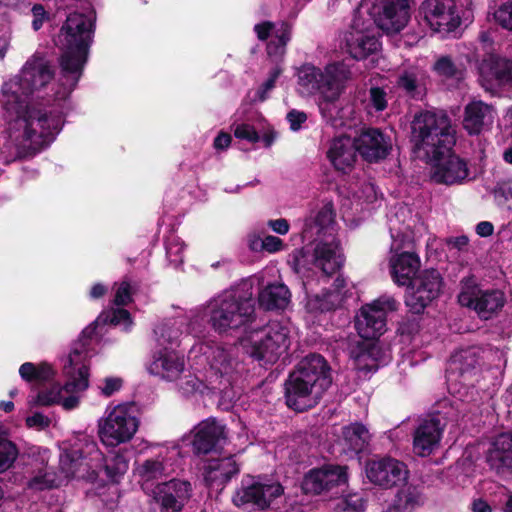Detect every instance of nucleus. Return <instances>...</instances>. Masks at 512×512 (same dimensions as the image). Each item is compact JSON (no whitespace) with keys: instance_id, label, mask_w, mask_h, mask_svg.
<instances>
[{"instance_id":"f257e3e1","label":"nucleus","mask_w":512,"mask_h":512,"mask_svg":"<svg viewBox=\"0 0 512 512\" xmlns=\"http://www.w3.org/2000/svg\"><path fill=\"white\" fill-rule=\"evenodd\" d=\"M54 76L50 62L38 54L23 66L21 73L2 88L5 131L8 139L22 151H36L49 144L61 129V120L29 106L27 98Z\"/></svg>"},{"instance_id":"f03ea898","label":"nucleus","mask_w":512,"mask_h":512,"mask_svg":"<svg viewBox=\"0 0 512 512\" xmlns=\"http://www.w3.org/2000/svg\"><path fill=\"white\" fill-rule=\"evenodd\" d=\"M94 21V12H90L88 15L72 13L61 28L58 43L63 50L60 79L63 92L57 93L58 98L62 99L68 96L81 76L88 47L92 41Z\"/></svg>"},{"instance_id":"7ed1b4c3","label":"nucleus","mask_w":512,"mask_h":512,"mask_svg":"<svg viewBox=\"0 0 512 512\" xmlns=\"http://www.w3.org/2000/svg\"><path fill=\"white\" fill-rule=\"evenodd\" d=\"M206 317L218 334L239 330L254 318L252 293L240 289L225 291L193 310V318L199 321L200 326Z\"/></svg>"},{"instance_id":"20e7f679","label":"nucleus","mask_w":512,"mask_h":512,"mask_svg":"<svg viewBox=\"0 0 512 512\" xmlns=\"http://www.w3.org/2000/svg\"><path fill=\"white\" fill-rule=\"evenodd\" d=\"M331 382L325 359L321 355H308L299 362L286 381V403L296 411L312 408Z\"/></svg>"},{"instance_id":"39448f33","label":"nucleus","mask_w":512,"mask_h":512,"mask_svg":"<svg viewBox=\"0 0 512 512\" xmlns=\"http://www.w3.org/2000/svg\"><path fill=\"white\" fill-rule=\"evenodd\" d=\"M411 142L418 159L426 161L449 152L455 144V130L443 112L423 111L411 123Z\"/></svg>"},{"instance_id":"423d86ee","label":"nucleus","mask_w":512,"mask_h":512,"mask_svg":"<svg viewBox=\"0 0 512 512\" xmlns=\"http://www.w3.org/2000/svg\"><path fill=\"white\" fill-rule=\"evenodd\" d=\"M64 371L69 378L64 386L53 385L38 393L33 401L36 405L49 406L60 404L65 410L79 406L82 393L88 388V367L84 357L78 350L70 353Z\"/></svg>"},{"instance_id":"0eeeda50","label":"nucleus","mask_w":512,"mask_h":512,"mask_svg":"<svg viewBox=\"0 0 512 512\" xmlns=\"http://www.w3.org/2000/svg\"><path fill=\"white\" fill-rule=\"evenodd\" d=\"M241 343L252 358L272 364L287 352L290 329L287 324L271 321L260 329L246 331Z\"/></svg>"},{"instance_id":"6e6552de","label":"nucleus","mask_w":512,"mask_h":512,"mask_svg":"<svg viewBox=\"0 0 512 512\" xmlns=\"http://www.w3.org/2000/svg\"><path fill=\"white\" fill-rule=\"evenodd\" d=\"M351 71L344 63H332L322 71L313 65H303L298 70V85L301 93H320L324 100L333 102L341 94Z\"/></svg>"},{"instance_id":"1a4fd4ad","label":"nucleus","mask_w":512,"mask_h":512,"mask_svg":"<svg viewBox=\"0 0 512 512\" xmlns=\"http://www.w3.org/2000/svg\"><path fill=\"white\" fill-rule=\"evenodd\" d=\"M138 419L129 404L108 407L98 422V434L103 444L115 447L128 442L138 430Z\"/></svg>"},{"instance_id":"9d476101","label":"nucleus","mask_w":512,"mask_h":512,"mask_svg":"<svg viewBox=\"0 0 512 512\" xmlns=\"http://www.w3.org/2000/svg\"><path fill=\"white\" fill-rule=\"evenodd\" d=\"M471 0H424L420 6V15L431 30L440 33L454 31L465 17L466 7L470 10Z\"/></svg>"},{"instance_id":"9b49d317","label":"nucleus","mask_w":512,"mask_h":512,"mask_svg":"<svg viewBox=\"0 0 512 512\" xmlns=\"http://www.w3.org/2000/svg\"><path fill=\"white\" fill-rule=\"evenodd\" d=\"M313 265L325 277L337 273L343 265V255L336 237L315 239L311 251L300 250L295 254V270L304 274L308 265Z\"/></svg>"},{"instance_id":"f8f14e48","label":"nucleus","mask_w":512,"mask_h":512,"mask_svg":"<svg viewBox=\"0 0 512 512\" xmlns=\"http://www.w3.org/2000/svg\"><path fill=\"white\" fill-rule=\"evenodd\" d=\"M358 13L368 14V20L388 34L402 30L410 18L407 0H362Z\"/></svg>"},{"instance_id":"ddd939ff","label":"nucleus","mask_w":512,"mask_h":512,"mask_svg":"<svg viewBox=\"0 0 512 512\" xmlns=\"http://www.w3.org/2000/svg\"><path fill=\"white\" fill-rule=\"evenodd\" d=\"M103 454L95 442H87L83 449H73L60 456L58 474L63 483L72 478L94 479L102 466Z\"/></svg>"},{"instance_id":"4468645a","label":"nucleus","mask_w":512,"mask_h":512,"mask_svg":"<svg viewBox=\"0 0 512 512\" xmlns=\"http://www.w3.org/2000/svg\"><path fill=\"white\" fill-rule=\"evenodd\" d=\"M398 305L393 297L383 295L363 306L355 319V328L359 336L366 340H373L382 335L386 330L387 313L396 311Z\"/></svg>"},{"instance_id":"2eb2a0df","label":"nucleus","mask_w":512,"mask_h":512,"mask_svg":"<svg viewBox=\"0 0 512 512\" xmlns=\"http://www.w3.org/2000/svg\"><path fill=\"white\" fill-rule=\"evenodd\" d=\"M283 493L284 488L277 481H242L232 497V502L239 508L265 510L270 508Z\"/></svg>"},{"instance_id":"dca6fc26","label":"nucleus","mask_w":512,"mask_h":512,"mask_svg":"<svg viewBox=\"0 0 512 512\" xmlns=\"http://www.w3.org/2000/svg\"><path fill=\"white\" fill-rule=\"evenodd\" d=\"M343 42L347 53L357 60L365 59L380 48V42L375 35L372 22L364 19L363 15L358 12L354 16L350 28L345 32Z\"/></svg>"},{"instance_id":"f3484780","label":"nucleus","mask_w":512,"mask_h":512,"mask_svg":"<svg viewBox=\"0 0 512 512\" xmlns=\"http://www.w3.org/2000/svg\"><path fill=\"white\" fill-rule=\"evenodd\" d=\"M191 354L199 357L201 363H206L216 375L220 376H231L240 366L234 348L215 342L199 343L191 349Z\"/></svg>"},{"instance_id":"a211bd4d","label":"nucleus","mask_w":512,"mask_h":512,"mask_svg":"<svg viewBox=\"0 0 512 512\" xmlns=\"http://www.w3.org/2000/svg\"><path fill=\"white\" fill-rule=\"evenodd\" d=\"M406 292V305L414 312L420 313L440 293L442 279L437 270L423 271L410 281Z\"/></svg>"},{"instance_id":"6ab92c4d","label":"nucleus","mask_w":512,"mask_h":512,"mask_svg":"<svg viewBox=\"0 0 512 512\" xmlns=\"http://www.w3.org/2000/svg\"><path fill=\"white\" fill-rule=\"evenodd\" d=\"M425 162L429 165L430 178L436 183L454 185L468 177L467 163L451 150Z\"/></svg>"},{"instance_id":"aec40b11","label":"nucleus","mask_w":512,"mask_h":512,"mask_svg":"<svg viewBox=\"0 0 512 512\" xmlns=\"http://www.w3.org/2000/svg\"><path fill=\"white\" fill-rule=\"evenodd\" d=\"M479 83L492 94L502 86L512 84V61L500 55L490 54L478 66Z\"/></svg>"},{"instance_id":"412c9836","label":"nucleus","mask_w":512,"mask_h":512,"mask_svg":"<svg viewBox=\"0 0 512 512\" xmlns=\"http://www.w3.org/2000/svg\"><path fill=\"white\" fill-rule=\"evenodd\" d=\"M458 301L462 306L473 308L481 318L489 319L502 309L505 296L500 290L466 288L459 294Z\"/></svg>"},{"instance_id":"4be33fe9","label":"nucleus","mask_w":512,"mask_h":512,"mask_svg":"<svg viewBox=\"0 0 512 512\" xmlns=\"http://www.w3.org/2000/svg\"><path fill=\"white\" fill-rule=\"evenodd\" d=\"M347 481L346 467L325 465L310 470L304 477L302 489L307 494H320Z\"/></svg>"},{"instance_id":"5701e85b","label":"nucleus","mask_w":512,"mask_h":512,"mask_svg":"<svg viewBox=\"0 0 512 512\" xmlns=\"http://www.w3.org/2000/svg\"><path fill=\"white\" fill-rule=\"evenodd\" d=\"M366 474L372 483L384 488H391L404 482L408 471L404 463L387 457L368 463Z\"/></svg>"},{"instance_id":"b1692460","label":"nucleus","mask_w":512,"mask_h":512,"mask_svg":"<svg viewBox=\"0 0 512 512\" xmlns=\"http://www.w3.org/2000/svg\"><path fill=\"white\" fill-rule=\"evenodd\" d=\"M147 370L163 380L176 381L185 370V359L175 350L163 348L154 352Z\"/></svg>"},{"instance_id":"393cba45","label":"nucleus","mask_w":512,"mask_h":512,"mask_svg":"<svg viewBox=\"0 0 512 512\" xmlns=\"http://www.w3.org/2000/svg\"><path fill=\"white\" fill-rule=\"evenodd\" d=\"M189 493L190 484L176 479L157 484L152 490L153 498L160 503L162 512H179Z\"/></svg>"},{"instance_id":"a878e982","label":"nucleus","mask_w":512,"mask_h":512,"mask_svg":"<svg viewBox=\"0 0 512 512\" xmlns=\"http://www.w3.org/2000/svg\"><path fill=\"white\" fill-rule=\"evenodd\" d=\"M334 212L331 203H324L311 211L303 229L304 237L315 239H331L335 236Z\"/></svg>"},{"instance_id":"bb28decb","label":"nucleus","mask_w":512,"mask_h":512,"mask_svg":"<svg viewBox=\"0 0 512 512\" xmlns=\"http://www.w3.org/2000/svg\"><path fill=\"white\" fill-rule=\"evenodd\" d=\"M444 426L435 417L424 419L414 432L413 450L419 456L430 455L438 446Z\"/></svg>"},{"instance_id":"cd10ccee","label":"nucleus","mask_w":512,"mask_h":512,"mask_svg":"<svg viewBox=\"0 0 512 512\" xmlns=\"http://www.w3.org/2000/svg\"><path fill=\"white\" fill-rule=\"evenodd\" d=\"M486 461L497 473H512V432L500 433L492 440Z\"/></svg>"},{"instance_id":"c85d7f7f","label":"nucleus","mask_w":512,"mask_h":512,"mask_svg":"<svg viewBox=\"0 0 512 512\" xmlns=\"http://www.w3.org/2000/svg\"><path fill=\"white\" fill-rule=\"evenodd\" d=\"M193 432V448L202 454L212 451L226 437L225 427L212 418L200 422Z\"/></svg>"},{"instance_id":"c756f323","label":"nucleus","mask_w":512,"mask_h":512,"mask_svg":"<svg viewBox=\"0 0 512 512\" xmlns=\"http://www.w3.org/2000/svg\"><path fill=\"white\" fill-rule=\"evenodd\" d=\"M355 143L360 155L368 161L385 158L391 148L389 140L378 129L363 131Z\"/></svg>"},{"instance_id":"7c9ffc66","label":"nucleus","mask_w":512,"mask_h":512,"mask_svg":"<svg viewBox=\"0 0 512 512\" xmlns=\"http://www.w3.org/2000/svg\"><path fill=\"white\" fill-rule=\"evenodd\" d=\"M357 152L355 139L343 135L331 141L327 156L337 170L346 173L355 164Z\"/></svg>"},{"instance_id":"2f4dec72","label":"nucleus","mask_w":512,"mask_h":512,"mask_svg":"<svg viewBox=\"0 0 512 512\" xmlns=\"http://www.w3.org/2000/svg\"><path fill=\"white\" fill-rule=\"evenodd\" d=\"M254 31L260 40L272 37L267 46L269 56L278 57L284 54L285 46L290 39V26L287 23L281 22L279 25H275L272 22L266 21L256 24Z\"/></svg>"},{"instance_id":"473e14b6","label":"nucleus","mask_w":512,"mask_h":512,"mask_svg":"<svg viewBox=\"0 0 512 512\" xmlns=\"http://www.w3.org/2000/svg\"><path fill=\"white\" fill-rule=\"evenodd\" d=\"M496 117V111L482 101L470 102L464 110L463 126L469 134H479L490 127Z\"/></svg>"},{"instance_id":"72a5a7b5","label":"nucleus","mask_w":512,"mask_h":512,"mask_svg":"<svg viewBox=\"0 0 512 512\" xmlns=\"http://www.w3.org/2000/svg\"><path fill=\"white\" fill-rule=\"evenodd\" d=\"M200 327L199 321L193 318V310L187 317H176L166 319L155 329L159 343H172L178 340L184 333L195 332Z\"/></svg>"},{"instance_id":"f704fd0d","label":"nucleus","mask_w":512,"mask_h":512,"mask_svg":"<svg viewBox=\"0 0 512 512\" xmlns=\"http://www.w3.org/2000/svg\"><path fill=\"white\" fill-rule=\"evenodd\" d=\"M420 267L418 256L412 252L393 253L389 259V268L393 281L397 285H406Z\"/></svg>"},{"instance_id":"c9c22d12","label":"nucleus","mask_w":512,"mask_h":512,"mask_svg":"<svg viewBox=\"0 0 512 512\" xmlns=\"http://www.w3.org/2000/svg\"><path fill=\"white\" fill-rule=\"evenodd\" d=\"M345 286V280L337 277L335 280V289L323 291L321 294H315L308 297L306 307L310 312H327L339 307L344 300L342 288Z\"/></svg>"},{"instance_id":"e433bc0d","label":"nucleus","mask_w":512,"mask_h":512,"mask_svg":"<svg viewBox=\"0 0 512 512\" xmlns=\"http://www.w3.org/2000/svg\"><path fill=\"white\" fill-rule=\"evenodd\" d=\"M291 299L288 287L283 283H271L260 290L258 302L265 310L285 309Z\"/></svg>"},{"instance_id":"4c0bfd02","label":"nucleus","mask_w":512,"mask_h":512,"mask_svg":"<svg viewBox=\"0 0 512 512\" xmlns=\"http://www.w3.org/2000/svg\"><path fill=\"white\" fill-rule=\"evenodd\" d=\"M238 472L239 467L233 457L215 459L205 467L204 478L209 485H223Z\"/></svg>"},{"instance_id":"58836bf2","label":"nucleus","mask_w":512,"mask_h":512,"mask_svg":"<svg viewBox=\"0 0 512 512\" xmlns=\"http://www.w3.org/2000/svg\"><path fill=\"white\" fill-rule=\"evenodd\" d=\"M167 454H169V456H162L161 459H148L138 465L137 473L145 483L173 472L174 469L170 460L178 456L179 451L177 447L174 446L171 450L167 451Z\"/></svg>"},{"instance_id":"ea45409f","label":"nucleus","mask_w":512,"mask_h":512,"mask_svg":"<svg viewBox=\"0 0 512 512\" xmlns=\"http://www.w3.org/2000/svg\"><path fill=\"white\" fill-rule=\"evenodd\" d=\"M379 348L374 342H366L352 351L354 366L361 371H375L378 368Z\"/></svg>"},{"instance_id":"a19ab883","label":"nucleus","mask_w":512,"mask_h":512,"mask_svg":"<svg viewBox=\"0 0 512 512\" xmlns=\"http://www.w3.org/2000/svg\"><path fill=\"white\" fill-rule=\"evenodd\" d=\"M343 439L351 451L358 453L368 444L370 434L364 425L353 423L343 428Z\"/></svg>"},{"instance_id":"79ce46f5","label":"nucleus","mask_w":512,"mask_h":512,"mask_svg":"<svg viewBox=\"0 0 512 512\" xmlns=\"http://www.w3.org/2000/svg\"><path fill=\"white\" fill-rule=\"evenodd\" d=\"M19 374L25 381L43 383L52 380L55 376V371L47 363L35 365L31 362H26L20 366Z\"/></svg>"},{"instance_id":"37998d69","label":"nucleus","mask_w":512,"mask_h":512,"mask_svg":"<svg viewBox=\"0 0 512 512\" xmlns=\"http://www.w3.org/2000/svg\"><path fill=\"white\" fill-rule=\"evenodd\" d=\"M63 484V479L55 472L44 469L39 470L28 482L31 490L42 491L59 487Z\"/></svg>"},{"instance_id":"c03bdc74","label":"nucleus","mask_w":512,"mask_h":512,"mask_svg":"<svg viewBox=\"0 0 512 512\" xmlns=\"http://www.w3.org/2000/svg\"><path fill=\"white\" fill-rule=\"evenodd\" d=\"M420 495L418 491L411 486L401 489L393 502V508L398 512H408L419 505Z\"/></svg>"},{"instance_id":"a18cd8bd","label":"nucleus","mask_w":512,"mask_h":512,"mask_svg":"<svg viewBox=\"0 0 512 512\" xmlns=\"http://www.w3.org/2000/svg\"><path fill=\"white\" fill-rule=\"evenodd\" d=\"M104 469L107 476L112 480H116L117 477L123 475L128 469V461L122 453L114 454L109 460L103 457L102 466L98 469V472Z\"/></svg>"},{"instance_id":"49530a36","label":"nucleus","mask_w":512,"mask_h":512,"mask_svg":"<svg viewBox=\"0 0 512 512\" xmlns=\"http://www.w3.org/2000/svg\"><path fill=\"white\" fill-rule=\"evenodd\" d=\"M18 456L16 445L7 438L0 436V473L10 469Z\"/></svg>"},{"instance_id":"de8ad7c7","label":"nucleus","mask_w":512,"mask_h":512,"mask_svg":"<svg viewBox=\"0 0 512 512\" xmlns=\"http://www.w3.org/2000/svg\"><path fill=\"white\" fill-rule=\"evenodd\" d=\"M364 501L360 494L353 493L341 497L335 507L334 512H363Z\"/></svg>"},{"instance_id":"09e8293b","label":"nucleus","mask_w":512,"mask_h":512,"mask_svg":"<svg viewBox=\"0 0 512 512\" xmlns=\"http://www.w3.org/2000/svg\"><path fill=\"white\" fill-rule=\"evenodd\" d=\"M397 84L399 88L413 97L420 94L419 73L416 71H405L402 73L398 78Z\"/></svg>"},{"instance_id":"8fccbe9b","label":"nucleus","mask_w":512,"mask_h":512,"mask_svg":"<svg viewBox=\"0 0 512 512\" xmlns=\"http://www.w3.org/2000/svg\"><path fill=\"white\" fill-rule=\"evenodd\" d=\"M178 380V387L186 396L193 395L195 393L203 394L207 389L205 383L199 380L195 375H185L183 378H179Z\"/></svg>"},{"instance_id":"3c124183","label":"nucleus","mask_w":512,"mask_h":512,"mask_svg":"<svg viewBox=\"0 0 512 512\" xmlns=\"http://www.w3.org/2000/svg\"><path fill=\"white\" fill-rule=\"evenodd\" d=\"M493 19L503 29L512 31V1L500 4L493 13Z\"/></svg>"},{"instance_id":"603ef678","label":"nucleus","mask_w":512,"mask_h":512,"mask_svg":"<svg viewBox=\"0 0 512 512\" xmlns=\"http://www.w3.org/2000/svg\"><path fill=\"white\" fill-rule=\"evenodd\" d=\"M250 247L253 250H265L269 253H275L283 249V241L272 235H268L263 239H255L251 241Z\"/></svg>"},{"instance_id":"864d4df0","label":"nucleus","mask_w":512,"mask_h":512,"mask_svg":"<svg viewBox=\"0 0 512 512\" xmlns=\"http://www.w3.org/2000/svg\"><path fill=\"white\" fill-rule=\"evenodd\" d=\"M100 319L103 322H110L113 325H122L125 329L132 324L130 314L125 309H113L108 313L102 314Z\"/></svg>"},{"instance_id":"5fc2aeb1","label":"nucleus","mask_w":512,"mask_h":512,"mask_svg":"<svg viewBox=\"0 0 512 512\" xmlns=\"http://www.w3.org/2000/svg\"><path fill=\"white\" fill-rule=\"evenodd\" d=\"M184 244L179 238H172L166 246V254L169 260L175 265L183 262Z\"/></svg>"},{"instance_id":"6e6d98bb","label":"nucleus","mask_w":512,"mask_h":512,"mask_svg":"<svg viewBox=\"0 0 512 512\" xmlns=\"http://www.w3.org/2000/svg\"><path fill=\"white\" fill-rule=\"evenodd\" d=\"M123 385V380L120 377L109 376L105 377L98 384L100 393L105 397H110L118 392Z\"/></svg>"},{"instance_id":"4d7b16f0","label":"nucleus","mask_w":512,"mask_h":512,"mask_svg":"<svg viewBox=\"0 0 512 512\" xmlns=\"http://www.w3.org/2000/svg\"><path fill=\"white\" fill-rule=\"evenodd\" d=\"M369 106L376 111H383L387 107L386 93L384 90L373 87L369 91Z\"/></svg>"},{"instance_id":"13d9d810","label":"nucleus","mask_w":512,"mask_h":512,"mask_svg":"<svg viewBox=\"0 0 512 512\" xmlns=\"http://www.w3.org/2000/svg\"><path fill=\"white\" fill-rule=\"evenodd\" d=\"M354 197L359 201L372 203L377 199V191L373 184L364 183L360 190L354 193Z\"/></svg>"},{"instance_id":"bf43d9fd","label":"nucleus","mask_w":512,"mask_h":512,"mask_svg":"<svg viewBox=\"0 0 512 512\" xmlns=\"http://www.w3.org/2000/svg\"><path fill=\"white\" fill-rule=\"evenodd\" d=\"M234 135L239 139H244L252 143L259 140V136L255 129L248 124L237 125L234 130Z\"/></svg>"},{"instance_id":"052dcab7","label":"nucleus","mask_w":512,"mask_h":512,"mask_svg":"<svg viewBox=\"0 0 512 512\" xmlns=\"http://www.w3.org/2000/svg\"><path fill=\"white\" fill-rule=\"evenodd\" d=\"M131 300V286L127 281H122L115 293L114 303L116 305H126Z\"/></svg>"},{"instance_id":"680f3d73","label":"nucleus","mask_w":512,"mask_h":512,"mask_svg":"<svg viewBox=\"0 0 512 512\" xmlns=\"http://www.w3.org/2000/svg\"><path fill=\"white\" fill-rule=\"evenodd\" d=\"M435 71L445 77H451L455 74L456 68L452 60L448 57L440 58L434 65Z\"/></svg>"},{"instance_id":"e2e57ef3","label":"nucleus","mask_w":512,"mask_h":512,"mask_svg":"<svg viewBox=\"0 0 512 512\" xmlns=\"http://www.w3.org/2000/svg\"><path fill=\"white\" fill-rule=\"evenodd\" d=\"M50 424V419L42 413H35L26 418V425L29 428L44 429Z\"/></svg>"},{"instance_id":"0e129e2a","label":"nucleus","mask_w":512,"mask_h":512,"mask_svg":"<svg viewBox=\"0 0 512 512\" xmlns=\"http://www.w3.org/2000/svg\"><path fill=\"white\" fill-rule=\"evenodd\" d=\"M287 120L290 124V128L293 131H297L300 129L301 124L307 120V116L304 112L292 110L287 114Z\"/></svg>"},{"instance_id":"69168bd1","label":"nucleus","mask_w":512,"mask_h":512,"mask_svg":"<svg viewBox=\"0 0 512 512\" xmlns=\"http://www.w3.org/2000/svg\"><path fill=\"white\" fill-rule=\"evenodd\" d=\"M449 249H455L457 251H466L469 245V239L465 235L450 237L446 240Z\"/></svg>"},{"instance_id":"338daca9","label":"nucleus","mask_w":512,"mask_h":512,"mask_svg":"<svg viewBox=\"0 0 512 512\" xmlns=\"http://www.w3.org/2000/svg\"><path fill=\"white\" fill-rule=\"evenodd\" d=\"M268 226L275 232L281 235H285L289 231V223L286 219L280 218L276 220H270Z\"/></svg>"},{"instance_id":"774afa93","label":"nucleus","mask_w":512,"mask_h":512,"mask_svg":"<svg viewBox=\"0 0 512 512\" xmlns=\"http://www.w3.org/2000/svg\"><path fill=\"white\" fill-rule=\"evenodd\" d=\"M472 512H492L491 506L483 499H475L471 504Z\"/></svg>"}]
</instances>
